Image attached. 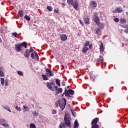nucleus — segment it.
Masks as SVG:
<instances>
[{"mask_svg": "<svg viewBox=\"0 0 128 128\" xmlns=\"http://www.w3.org/2000/svg\"><path fill=\"white\" fill-rule=\"evenodd\" d=\"M62 6H66V4H64V3H62Z\"/></svg>", "mask_w": 128, "mask_h": 128, "instance_id": "nucleus-57", "label": "nucleus"}, {"mask_svg": "<svg viewBox=\"0 0 128 128\" xmlns=\"http://www.w3.org/2000/svg\"><path fill=\"white\" fill-rule=\"evenodd\" d=\"M56 84L58 86L60 87V80L56 79Z\"/></svg>", "mask_w": 128, "mask_h": 128, "instance_id": "nucleus-23", "label": "nucleus"}, {"mask_svg": "<svg viewBox=\"0 0 128 128\" xmlns=\"http://www.w3.org/2000/svg\"><path fill=\"white\" fill-rule=\"evenodd\" d=\"M92 5L94 8H96V6H98V4L94 2H92Z\"/></svg>", "mask_w": 128, "mask_h": 128, "instance_id": "nucleus-30", "label": "nucleus"}, {"mask_svg": "<svg viewBox=\"0 0 128 128\" xmlns=\"http://www.w3.org/2000/svg\"><path fill=\"white\" fill-rule=\"evenodd\" d=\"M24 18H25V20H28V22L30 21V18L28 16H24Z\"/></svg>", "mask_w": 128, "mask_h": 128, "instance_id": "nucleus-28", "label": "nucleus"}, {"mask_svg": "<svg viewBox=\"0 0 128 128\" xmlns=\"http://www.w3.org/2000/svg\"><path fill=\"white\" fill-rule=\"evenodd\" d=\"M122 47L124 48V44H122Z\"/></svg>", "mask_w": 128, "mask_h": 128, "instance_id": "nucleus-56", "label": "nucleus"}, {"mask_svg": "<svg viewBox=\"0 0 128 128\" xmlns=\"http://www.w3.org/2000/svg\"><path fill=\"white\" fill-rule=\"evenodd\" d=\"M16 52H22V48L20 44L16 45Z\"/></svg>", "mask_w": 128, "mask_h": 128, "instance_id": "nucleus-9", "label": "nucleus"}, {"mask_svg": "<svg viewBox=\"0 0 128 128\" xmlns=\"http://www.w3.org/2000/svg\"><path fill=\"white\" fill-rule=\"evenodd\" d=\"M100 52H104V44L102 43L100 46Z\"/></svg>", "mask_w": 128, "mask_h": 128, "instance_id": "nucleus-17", "label": "nucleus"}, {"mask_svg": "<svg viewBox=\"0 0 128 128\" xmlns=\"http://www.w3.org/2000/svg\"><path fill=\"white\" fill-rule=\"evenodd\" d=\"M72 6H74V8L76 10H78V2L76 0H74V2L72 4Z\"/></svg>", "mask_w": 128, "mask_h": 128, "instance_id": "nucleus-8", "label": "nucleus"}, {"mask_svg": "<svg viewBox=\"0 0 128 128\" xmlns=\"http://www.w3.org/2000/svg\"><path fill=\"white\" fill-rule=\"evenodd\" d=\"M46 75L49 78H50V76H54V74H52V72L48 68L46 69Z\"/></svg>", "mask_w": 128, "mask_h": 128, "instance_id": "nucleus-6", "label": "nucleus"}, {"mask_svg": "<svg viewBox=\"0 0 128 128\" xmlns=\"http://www.w3.org/2000/svg\"><path fill=\"white\" fill-rule=\"evenodd\" d=\"M98 24V26H99V28H101L102 30V28H104V24L100 23V22L98 23V24Z\"/></svg>", "mask_w": 128, "mask_h": 128, "instance_id": "nucleus-15", "label": "nucleus"}, {"mask_svg": "<svg viewBox=\"0 0 128 128\" xmlns=\"http://www.w3.org/2000/svg\"><path fill=\"white\" fill-rule=\"evenodd\" d=\"M62 84L63 86H66V82H64V81H63L62 82Z\"/></svg>", "mask_w": 128, "mask_h": 128, "instance_id": "nucleus-48", "label": "nucleus"}, {"mask_svg": "<svg viewBox=\"0 0 128 128\" xmlns=\"http://www.w3.org/2000/svg\"><path fill=\"white\" fill-rule=\"evenodd\" d=\"M18 74L19 76H24V73H22L21 71H18Z\"/></svg>", "mask_w": 128, "mask_h": 128, "instance_id": "nucleus-34", "label": "nucleus"}, {"mask_svg": "<svg viewBox=\"0 0 128 128\" xmlns=\"http://www.w3.org/2000/svg\"><path fill=\"white\" fill-rule=\"evenodd\" d=\"M54 86H56V84H54V82H48L47 83V87L50 90H52V92H54Z\"/></svg>", "mask_w": 128, "mask_h": 128, "instance_id": "nucleus-5", "label": "nucleus"}, {"mask_svg": "<svg viewBox=\"0 0 128 128\" xmlns=\"http://www.w3.org/2000/svg\"><path fill=\"white\" fill-rule=\"evenodd\" d=\"M0 42H2V38H0Z\"/></svg>", "mask_w": 128, "mask_h": 128, "instance_id": "nucleus-54", "label": "nucleus"}, {"mask_svg": "<svg viewBox=\"0 0 128 128\" xmlns=\"http://www.w3.org/2000/svg\"><path fill=\"white\" fill-rule=\"evenodd\" d=\"M24 108L25 110H24V112H30V108L26 107V106H24Z\"/></svg>", "mask_w": 128, "mask_h": 128, "instance_id": "nucleus-26", "label": "nucleus"}, {"mask_svg": "<svg viewBox=\"0 0 128 128\" xmlns=\"http://www.w3.org/2000/svg\"><path fill=\"white\" fill-rule=\"evenodd\" d=\"M98 122H100V118H96L94 119L91 123V128H100V126L98 124Z\"/></svg>", "mask_w": 128, "mask_h": 128, "instance_id": "nucleus-2", "label": "nucleus"}, {"mask_svg": "<svg viewBox=\"0 0 128 128\" xmlns=\"http://www.w3.org/2000/svg\"><path fill=\"white\" fill-rule=\"evenodd\" d=\"M74 90H72L69 89L68 90H65V96H68V98H72L70 96H74Z\"/></svg>", "mask_w": 128, "mask_h": 128, "instance_id": "nucleus-3", "label": "nucleus"}, {"mask_svg": "<svg viewBox=\"0 0 128 128\" xmlns=\"http://www.w3.org/2000/svg\"><path fill=\"white\" fill-rule=\"evenodd\" d=\"M0 82H1V84L2 86H4V83L6 82V80H4V78H1Z\"/></svg>", "mask_w": 128, "mask_h": 128, "instance_id": "nucleus-21", "label": "nucleus"}, {"mask_svg": "<svg viewBox=\"0 0 128 128\" xmlns=\"http://www.w3.org/2000/svg\"><path fill=\"white\" fill-rule=\"evenodd\" d=\"M90 46V42L88 41L84 44V46L86 48V46Z\"/></svg>", "mask_w": 128, "mask_h": 128, "instance_id": "nucleus-35", "label": "nucleus"}, {"mask_svg": "<svg viewBox=\"0 0 128 128\" xmlns=\"http://www.w3.org/2000/svg\"><path fill=\"white\" fill-rule=\"evenodd\" d=\"M30 50H27L24 54V56L26 58H30Z\"/></svg>", "mask_w": 128, "mask_h": 128, "instance_id": "nucleus-10", "label": "nucleus"}, {"mask_svg": "<svg viewBox=\"0 0 128 128\" xmlns=\"http://www.w3.org/2000/svg\"><path fill=\"white\" fill-rule=\"evenodd\" d=\"M16 110L18 112H22V108L20 107H18V106L16 107Z\"/></svg>", "mask_w": 128, "mask_h": 128, "instance_id": "nucleus-38", "label": "nucleus"}, {"mask_svg": "<svg viewBox=\"0 0 128 128\" xmlns=\"http://www.w3.org/2000/svg\"><path fill=\"white\" fill-rule=\"evenodd\" d=\"M12 36H14V38H18V33L15 32L12 34Z\"/></svg>", "mask_w": 128, "mask_h": 128, "instance_id": "nucleus-37", "label": "nucleus"}, {"mask_svg": "<svg viewBox=\"0 0 128 128\" xmlns=\"http://www.w3.org/2000/svg\"><path fill=\"white\" fill-rule=\"evenodd\" d=\"M3 126H4V128H10V125L8 124H2Z\"/></svg>", "mask_w": 128, "mask_h": 128, "instance_id": "nucleus-39", "label": "nucleus"}, {"mask_svg": "<svg viewBox=\"0 0 128 128\" xmlns=\"http://www.w3.org/2000/svg\"><path fill=\"white\" fill-rule=\"evenodd\" d=\"M31 56L32 60H36V57L34 56V53L32 54Z\"/></svg>", "mask_w": 128, "mask_h": 128, "instance_id": "nucleus-40", "label": "nucleus"}, {"mask_svg": "<svg viewBox=\"0 0 128 128\" xmlns=\"http://www.w3.org/2000/svg\"><path fill=\"white\" fill-rule=\"evenodd\" d=\"M114 21L115 22H120V19L118 18H114Z\"/></svg>", "mask_w": 128, "mask_h": 128, "instance_id": "nucleus-36", "label": "nucleus"}, {"mask_svg": "<svg viewBox=\"0 0 128 128\" xmlns=\"http://www.w3.org/2000/svg\"><path fill=\"white\" fill-rule=\"evenodd\" d=\"M58 104H60V102H56V106L57 108H58Z\"/></svg>", "mask_w": 128, "mask_h": 128, "instance_id": "nucleus-47", "label": "nucleus"}, {"mask_svg": "<svg viewBox=\"0 0 128 128\" xmlns=\"http://www.w3.org/2000/svg\"><path fill=\"white\" fill-rule=\"evenodd\" d=\"M6 86H8V80H6Z\"/></svg>", "mask_w": 128, "mask_h": 128, "instance_id": "nucleus-44", "label": "nucleus"}, {"mask_svg": "<svg viewBox=\"0 0 128 128\" xmlns=\"http://www.w3.org/2000/svg\"><path fill=\"white\" fill-rule=\"evenodd\" d=\"M88 50V48L85 46L83 48L82 52L84 54H86V52H87Z\"/></svg>", "mask_w": 128, "mask_h": 128, "instance_id": "nucleus-22", "label": "nucleus"}, {"mask_svg": "<svg viewBox=\"0 0 128 128\" xmlns=\"http://www.w3.org/2000/svg\"><path fill=\"white\" fill-rule=\"evenodd\" d=\"M47 10L49 12H52V7L51 6H48L47 7Z\"/></svg>", "mask_w": 128, "mask_h": 128, "instance_id": "nucleus-27", "label": "nucleus"}, {"mask_svg": "<svg viewBox=\"0 0 128 128\" xmlns=\"http://www.w3.org/2000/svg\"><path fill=\"white\" fill-rule=\"evenodd\" d=\"M32 114H34V116H38V114L36 112V111L32 112Z\"/></svg>", "mask_w": 128, "mask_h": 128, "instance_id": "nucleus-29", "label": "nucleus"}, {"mask_svg": "<svg viewBox=\"0 0 128 128\" xmlns=\"http://www.w3.org/2000/svg\"><path fill=\"white\" fill-rule=\"evenodd\" d=\"M63 100L64 101H59L60 106L62 110L66 108V98H63Z\"/></svg>", "mask_w": 128, "mask_h": 128, "instance_id": "nucleus-4", "label": "nucleus"}, {"mask_svg": "<svg viewBox=\"0 0 128 128\" xmlns=\"http://www.w3.org/2000/svg\"><path fill=\"white\" fill-rule=\"evenodd\" d=\"M52 114H56V111L53 110Z\"/></svg>", "mask_w": 128, "mask_h": 128, "instance_id": "nucleus-49", "label": "nucleus"}, {"mask_svg": "<svg viewBox=\"0 0 128 128\" xmlns=\"http://www.w3.org/2000/svg\"><path fill=\"white\" fill-rule=\"evenodd\" d=\"M124 32L128 34V30H124Z\"/></svg>", "mask_w": 128, "mask_h": 128, "instance_id": "nucleus-51", "label": "nucleus"}, {"mask_svg": "<svg viewBox=\"0 0 128 128\" xmlns=\"http://www.w3.org/2000/svg\"><path fill=\"white\" fill-rule=\"evenodd\" d=\"M94 22H95L96 24H98L99 22H100V18H98V17L95 18L94 19Z\"/></svg>", "mask_w": 128, "mask_h": 128, "instance_id": "nucleus-16", "label": "nucleus"}, {"mask_svg": "<svg viewBox=\"0 0 128 128\" xmlns=\"http://www.w3.org/2000/svg\"><path fill=\"white\" fill-rule=\"evenodd\" d=\"M68 88H70V86H68Z\"/></svg>", "mask_w": 128, "mask_h": 128, "instance_id": "nucleus-58", "label": "nucleus"}, {"mask_svg": "<svg viewBox=\"0 0 128 128\" xmlns=\"http://www.w3.org/2000/svg\"><path fill=\"white\" fill-rule=\"evenodd\" d=\"M80 24H82V25H83L82 22V20H80Z\"/></svg>", "mask_w": 128, "mask_h": 128, "instance_id": "nucleus-52", "label": "nucleus"}, {"mask_svg": "<svg viewBox=\"0 0 128 128\" xmlns=\"http://www.w3.org/2000/svg\"><path fill=\"white\" fill-rule=\"evenodd\" d=\"M71 112L74 116L76 118V113H74V112L72 110H71Z\"/></svg>", "mask_w": 128, "mask_h": 128, "instance_id": "nucleus-42", "label": "nucleus"}, {"mask_svg": "<svg viewBox=\"0 0 128 128\" xmlns=\"http://www.w3.org/2000/svg\"><path fill=\"white\" fill-rule=\"evenodd\" d=\"M30 128H36V124H30Z\"/></svg>", "mask_w": 128, "mask_h": 128, "instance_id": "nucleus-31", "label": "nucleus"}, {"mask_svg": "<svg viewBox=\"0 0 128 128\" xmlns=\"http://www.w3.org/2000/svg\"><path fill=\"white\" fill-rule=\"evenodd\" d=\"M64 122H65V124L61 123L60 124L59 128H66V126H68V128H71L72 122H70V118L68 117L66 114L65 115Z\"/></svg>", "mask_w": 128, "mask_h": 128, "instance_id": "nucleus-1", "label": "nucleus"}, {"mask_svg": "<svg viewBox=\"0 0 128 128\" xmlns=\"http://www.w3.org/2000/svg\"><path fill=\"white\" fill-rule=\"evenodd\" d=\"M64 94H65V93H64L63 94H62V98H64Z\"/></svg>", "mask_w": 128, "mask_h": 128, "instance_id": "nucleus-55", "label": "nucleus"}, {"mask_svg": "<svg viewBox=\"0 0 128 128\" xmlns=\"http://www.w3.org/2000/svg\"><path fill=\"white\" fill-rule=\"evenodd\" d=\"M92 46L90 45V46H89L90 48H92Z\"/></svg>", "mask_w": 128, "mask_h": 128, "instance_id": "nucleus-53", "label": "nucleus"}, {"mask_svg": "<svg viewBox=\"0 0 128 128\" xmlns=\"http://www.w3.org/2000/svg\"><path fill=\"white\" fill-rule=\"evenodd\" d=\"M80 126V124H78V120H76L74 122V128H78Z\"/></svg>", "mask_w": 128, "mask_h": 128, "instance_id": "nucleus-18", "label": "nucleus"}, {"mask_svg": "<svg viewBox=\"0 0 128 128\" xmlns=\"http://www.w3.org/2000/svg\"><path fill=\"white\" fill-rule=\"evenodd\" d=\"M96 34H98L99 32H100V30L99 28H98L96 30Z\"/></svg>", "mask_w": 128, "mask_h": 128, "instance_id": "nucleus-33", "label": "nucleus"}, {"mask_svg": "<svg viewBox=\"0 0 128 128\" xmlns=\"http://www.w3.org/2000/svg\"><path fill=\"white\" fill-rule=\"evenodd\" d=\"M35 56L37 58V60H40V57H38V53L35 52Z\"/></svg>", "mask_w": 128, "mask_h": 128, "instance_id": "nucleus-41", "label": "nucleus"}, {"mask_svg": "<svg viewBox=\"0 0 128 128\" xmlns=\"http://www.w3.org/2000/svg\"><path fill=\"white\" fill-rule=\"evenodd\" d=\"M116 12L118 14H120V13L122 12V8H116Z\"/></svg>", "mask_w": 128, "mask_h": 128, "instance_id": "nucleus-12", "label": "nucleus"}, {"mask_svg": "<svg viewBox=\"0 0 128 128\" xmlns=\"http://www.w3.org/2000/svg\"><path fill=\"white\" fill-rule=\"evenodd\" d=\"M99 62H104V58L102 57V56H100V58H99Z\"/></svg>", "mask_w": 128, "mask_h": 128, "instance_id": "nucleus-32", "label": "nucleus"}, {"mask_svg": "<svg viewBox=\"0 0 128 128\" xmlns=\"http://www.w3.org/2000/svg\"><path fill=\"white\" fill-rule=\"evenodd\" d=\"M94 18H98V14H97V13H95V14H94Z\"/></svg>", "mask_w": 128, "mask_h": 128, "instance_id": "nucleus-50", "label": "nucleus"}, {"mask_svg": "<svg viewBox=\"0 0 128 128\" xmlns=\"http://www.w3.org/2000/svg\"><path fill=\"white\" fill-rule=\"evenodd\" d=\"M84 21L86 24H90V18H84Z\"/></svg>", "mask_w": 128, "mask_h": 128, "instance_id": "nucleus-19", "label": "nucleus"}, {"mask_svg": "<svg viewBox=\"0 0 128 128\" xmlns=\"http://www.w3.org/2000/svg\"><path fill=\"white\" fill-rule=\"evenodd\" d=\"M34 52V49H32V48H30V50L29 51V52Z\"/></svg>", "mask_w": 128, "mask_h": 128, "instance_id": "nucleus-45", "label": "nucleus"}, {"mask_svg": "<svg viewBox=\"0 0 128 128\" xmlns=\"http://www.w3.org/2000/svg\"><path fill=\"white\" fill-rule=\"evenodd\" d=\"M54 12H55L56 14H58V12H60L58 11V10L55 9L54 10Z\"/></svg>", "mask_w": 128, "mask_h": 128, "instance_id": "nucleus-46", "label": "nucleus"}, {"mask_svg": "<svg viewBox=\"0 0 128 128\" xmlns=\"http://www.w3.org/2000/svg\"><path fill=\"white\" fill-rule=\"evenodd\" d=\"M20 44L22 48L24 46L25 48H28V43L26 42H24Z\"/></svg>", "mask_w": 128, "mask_h": 128, "instance_id": "nucleus-13", "label": "nucleus"}, {"mask_svg": "<svg viewBox=\"0 0 128 128\" xmlns=\"http://www.w3.org/2000/svg\"><path fill=\"white\" fill-rule=\"evenodd\" d=\"M18 14L20 15V18H22V16H24V11L22 10L19 11Z\"/></svg>", "mask_w": 128, "mask_h": 128, "instance_id": "nucleus-24", "label": "nucleus"}, {"mask_svg": "<svg viewBox=\"0 0 128 128\" xmlns=\"http://www.w3.org/2000/svg\"><path fill=\"white\" fill-rule=\"evenodd\" d=\"M54 88L56 90V95L60 94H62V88H58V86H54Z\"/></svg>", "mask_w": 128, "mask_h": 128, "instance_id": "nucleus-7", "label": "nucleus"}, {"mask_svg": "<svg viewBox=\"0 0 128 128\" xmlns=\"http://www.w3.org/2000/svg\"><path fill=\"white\" fill-rule=\"evenodd\" d=\"M42 78L44 80H48V78L45 75H42Z\"/></svg>", "mask_w": 128, "mask_h": 128, "instance_id": "nucleus-25", "label": "nucleus"}, {"mask_svg": "<svg viewBox=\"0 0 128 128\" xmlns=\"http://www.w3.org/2000/svg\"><path fill=\"white\" fill-rule=\"evenodd\" d=\"M120 24H126V20L122 18H121L120 20Z\"/></svg>", "mask_w": 128, "mask_h": 128, "instance_id": "nucleus-14", "label": "nucleus"}, {"mask_svg": "<svg viewBox=\"0 0 128 128\" xmlns=\"http://www.w3.org/2000/svg\"><path fill=\"white\" fill-rule=\"evenodd\" d=\"M61 40L63 42H66L68 40V36L66 35L63 34L61 36Z\"/></svg>", "mask_w": 128, "mask_h": 128, "instance_id": "nucleus-11", "label": "nucleus"}, {"mask_svg": "<svg viewBox=\"0 0 128 128\" xmlns=\"http://www.w3.org/2000/svg\"><path fill=\"white\" fill-rule=\"evenodd\" d=\"M4 108L5 110H8V112H10V108H8V107H4Z\"/></svg>", "mask_w": 128, "mask_h": 128, "instance_id": "nucleus-43", "label": "nucleus"}, {"mask_svg": "<svg viewBox=\"0 0 128 128\" xmlns=\"http://www.w3.org/2000/svg\"><path fill=\"white\" fill-rule=\"evenodd\" d=\"M74 2V0H68V4L69 6H72Z\"/></svg>", "mask_w": 128, "mask_h": 128, "instance_id": "nucleus-20", "label": "nucleus"}]
</instances>
